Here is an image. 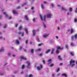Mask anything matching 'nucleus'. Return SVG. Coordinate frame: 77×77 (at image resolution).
Listing matches in <instances>:
<instances>
[{"instance_id": "f03ea898", "label": "nucleus", "mask_w": 77, "mask_h": 77, "mask_svg": "<svg viewBox=\"0 0 77 77\" xmlns=\"http://www.w3.org/2000/svg\"><path fill=\"white\" fill-rule=\"evenodd\" d=\"M75 63V61L73 60H71L70 61V65L71 66V67H72L74 66V63Z\"/></svg>"}, {"instance_id": "473e14b6", "label": "nucleus", "mask_w": 77, "mask_h": 77, "mask_svg": "<svg viewBox=\"0 0 77 77\" xmlns=\"http://www.w3.org/2000/svg\"><path fill=\"white\" fill-rule=\"evenodd\" d=\"M25 67V66H24V65H23L22 67V69H24Z\"/></svg>"}, {"instance_id": "de8ad7c7", "label": "nucleus", "mask_w": 77, "mask_h": 77, "mask_svg": "<svg viewBox=\"0 0 77 77\" xmlns=\"http://www.w3.org/2000/svg\"><path fill=\"white\" fill-rule=\"evenodd\" d=\"M54 63H52L51 65V66H53L54 65Z\"/></svg>"}, {"instance_id": "37998d69", "label": "nucleus", "mask_w": 77, "mask_h": 77, "mask_svg": "<svg viewBox=\"0 0 77 77\" xmlns=\"http://www.w3.org/2000/svg\"><path fill=\"white\" fill-rule=\"evenodd\" d=\"M66 47L67 49H68V45H66Z\"/></svg>"}, {"instance_id": "1a4fd4ad", "label": "nucleus", "mask_w": 77, "mask_h": 77, "mask_svg": "<svg viewBox=\"0 0 77 77\" xmlns=\"http://www.w3.org/2000/svg\"><path fill=\"white\" fill-rule=\"evenodd\" d=\"M20 58L21 59H23V60H27V58L24 57L23 56H21L20 57Z\"/></svg>"}, {"instance_id": "aec40b11", "label": "nucleus", "mask_w": 77, "mask_h": 77, "mask_svg": "<svg viewBox=\"0 0 77 77\" xmlns=\"http://www.w3.org/2000/svg\"><path fill=\"white\" fill-rule=\"evenodd\" d=\"M27 5V3H25L24 4H22L21 5L22 7H24V6H26Z\"/></svg>"}, {"instance_id": "4d7b16f0", "label": "nucleus", "mask_w": 77, "mask_h": 77, "mask_svg": "<svg viewBox=\"0 0 77 77\" xmlns=\"http://www.w3.org/2000/svg\"><path fill=\"white\" fill-rule=\"evenodd\" d=\"M16 56V55H14V54L12 55V56H13V57H15Z\"/></svg>"}, {"instance_id": "ddd939ff", "label": "nucleus", "mask_w": 77, "mask_h": 77, "mask_svg": "<svg viewBox=\"0 0 77 77\" xmlns=\"http://www.w3.org/2000/svg\"><path fill=\"white\" fill-rule=\"evenodd\" d=\"M33 33V36H35L36 34V30H33L32 31Z\"/></svg>"}, {"instance_id": "052dcab7", "label": "nucleus", "mask_w": 77, "mask_h": 77, "mask_svg": "<svg viewBox=\"0 0 77 77\" xmlns=\"http://www.w3.org/2000/svg\"><path fill=\"white\" fill-rule=\"evenodd\" d=\"M31 9H32V10H33V9H34V7H32V8H31Z\"/></svg>"}, {"instance_id": "338daca9", "label": "nucleus", "mask_w": 77, "mask_h": 77, "mask_svg": "<svg viewBox=\"0 0 77 77\" xmlns=\"http://www.w3.org/2000/svg\"><path fill=\"white\" fill-rule=\"evenodd\" d=\"M2 18V16H0V19H1Z\"/></svg>"}, {"instance_id": "680f3d73", "label": "nucleus", "mask_w": 77, "mask_h": 77, "mask_svg": "<svg viewBox=\"0 0 77 77\" xmlns=\"http://www.w3.org/2000/svg\"><path fill=\"white\" fill-rule=\"evenodd\" d=\"M8 64V63H6L4 64V66H5V65H6Z\"/></svg>"}, {"instance_id": "3c124183", "label": "nucleus", "mask_w": 77, "mask_h": 77, "mask_svg": "<svg viewBox=\"0 0 77 77\" xmlns=\"http://www.w3.org/2000/svg\"><path fill=\"white\" fill-rule=\"evenodd\" d=\"M7 26H8L7 25H5L4 26V29H6Z\"/></svg>"}, {"instance_id": "a211bd4d", "label": "nucleus", "mask_w": 77, "mask_h": 77, "mask_svg": "<svg viewBox=\"0 0 77 77\" xmlns=\"http://www.w3.org/2000/svg\"><path fill=\"white\" fill-rule=\"evenodd\" d=\"M61 10L63 11H67V9H66L65 8H64L63 7H62L61 8Z\"/></svg>"}, {"instance_id": "ea45409f", "label": "nucleus", "mask_w": 77, "mask_h": 77, "mask_svg": "<svg viewBox=\"0 0 77 77\" xmlns=\"http://www.w3.org/2000/svg\"><path fill=\"white\" fill-rule=\"evenodd\" d=\"M56 53L57 54H59V51L58 50H57Z\"/></svg>"}, {"instance_id": "c85d7f7f", "label": "nucleus", "mask_w": 77, "mask_h": 77, "mask_svg": "<svg viewBox=\"0 0 77 77\" xmlns=\"http://www.w3.org/2000/svg\"><path fill=\"white\" fill-rule=\"evenodd\" d=\"M22 29H23V26H20L19 27V30H21Z\"/></svg>"}, {"instance_id": "39448f33", "label": "nucleus", "mask_w": 77, "mask_h": 77, "mask_svg": "<svg viewBox=\"0 0 77 77\" xmlns=\"http://www.w3.org/2000/svg\"><path fill=\"white\" fill-rule=\"evenodd\" d=\"M26 63L27 64V65L26 66V67L27 68H30V61H27L26 62Z\"/></svg>"}, {"instance_id": "9d476101", "label": "nucleus", "mask_w": 77, "mask_h": 77, "mask_svg": "<svg viewBox=\"0 0 77 77\" xmlns=\"http://www.w3.org/2000/svg\"><path fill=\"white\" fill-rule=\"evenodd\" d=\"M0 51L1 52H3V51H5V48L3 47H2V48L0 49Z\"/></svg>"}, {"instance_id": "13d9d810", "label": "nucleus", "mask_w": 77, "mask_h": 77, "mask_svg": "<svg viewBox=\"0 0 77 77\" xmlns=\"http://www.w3.org/2000/svg\"><path fill=\"white\" fill-rule=\"evenodd\" d=\"M2 38H3V37H2V36L0 37V39H2Z\"/></svg>"}, {"instance_id": "6e6552de", "label": "nucleus", "mask_w": 77, "mask_h": 77, "mask_svg": "<svg viewBox=\"0 0 77 77\" xmlns=\"http://www.w3.org/2000/svg\"><path fill=\"white\" fill-rule=\"evenodd\" d=\"M51 59H49L48 60V65L50 64V63H52V61H51Z\"/></svg>"}, {"instance_id": "b1692460", "label": "nucleus", "mask_w": 77, "mask_h": 77, "mask_svg": "<svg viewBox=\"0 0 77 77\" xmlns=\"http://www.w3.org/2000/svg\"><path fill=\"white\" fill-rule=\"evenodd\" d=\"M25 30L26 31V34H29V32H28V30L27 29H25Z\"/></svg>"}, {"instance_id": "79ce46f5", "label": "nucleus", "mask_w": 77, "mask_h": 77, "mask_svg": "<svg viewBox=\"0 0 77 77\" xmlns=\"http://www.w3.org/2000/svg\"><path fill=\"white\" fill-rule=\"evenodd\" d=\"M22 34V32H18V34L19 35H21Z\"/></svg>"}, {"instance_id": "5fc2aeb1", "label": "nucleus", "mask_w": 77, "mask_h": 77, "mask_svg": "<svg viewBox=\"0 0 77 77\" xmlns=\"http://www.w3.org/2000/svg\"><path fill=\"white\" fill-rule=\"evenodd\" d=\"M54 50H55L54 49H52V51L54 52Z\"/></svg>"}, {"instance_id": "a878e982", "label": "nucleus", "mask_w": 77, "mask_h": 77, "mask_svg": "<svg viewBox=\"0 0 77 77\" xmlns=\"http://www.w3.org/2000/svg\"><path fill=\"white\" fill-rule=\"evenodd\" d=\"M58 57L59 59L60 60H62V59L61 57H60V56H59Z\"/></svg>"}, {"instance_id": "c03bdc74", "label": "nucleus", "mask_w": 77, "mask_h": 77, "mask_svg": "<svg viewBox=\"0 0 77 77\" xmlns=\"http://www.w3.org/2000/svg\"><path fill=\"white\" fill-rule=\"evenodd\" d=\"M17 3H18L20 2V0H17Z\"/></svg>"}, {"instance_id": "c756f323", "label": "nucleus", "mask_w": 77, "mask_h": 77, "mask_svg": "<svg viewBox=\"0 0 77 77\" xmlns=\"http://www.w3.org/2000/svg\"><path fill=\"white\" fill-rule=\"evenodd\" d=\"M43 24L45 28H46V27H47V26H46V25L45 24V23H44V22H43Z\"/></svg>"}, {"instance_id": "2f4dec72", "label": "nucleus", "mask_w": 77, "mask_h": 77, "mask_svg": "<svg viewBox=\"0 0 77 77\" xmlns=\"http://www.w3.org/2000/svg\"><path fill=\"white\" fill-rule=\"evenodd\" d=\"M24 36V32H23L22 33L21 36L23 37Z\"/></svg>"}, {"instance_id": "0e129e2a", "label": "nucleus", "mask_w": 77, "mask_h": 77, "mask_svg": "<svg viewBox=\"0 0 77 77\" xmlns=\"http://www.w3.org/2000/svg\"><path fill=\"white\" fill-rule=\"evenodd\" d=\"M22 47H20V50H21V49H22Z\"/></svg>"}, {"instance_id": "f8f14e48", "label": "nucleus", "mask_w": 77, "mask_h": 77, "mask_svg": "<svg viewBox=\"0 0 77 77\" xmlns=\"http://www.w3.org/2000/svg\"><path fill=\"white\" fill-rule=\"evenodd\" d=\"M13 12L14 14H18V12L15 10H13Z\"/></svg>"}, {"instance_id": "774afa93", "label": "nucleus", "mask_w": 77, "mask_h": 77, "mask_svg": "<svg viewBox=\"0 0 77 77\" xmlns=\"http://www.w3.org/2000/svg\"><path fill=\"white\" fill-rule=\"evenodd\" d=\"M52 76H53V77H54V74H52Z\"/></svg>"}, {"instance_id": "20e7f679", "label": "nucleus", "mask_w": 77, "mask_h": 77, "mask_svg": "<svg viewBox=\"0 0 77 77\" xmlns=\"http://www.w3.org/2000/svg\"><path fill=\"white\" fill-rule=\"evenodd\" d=\"M75 37V39H77V34H76L74 36V35H72L71 37V40L72 41H74V38Z\"/></svg>"}, {"instance_id": "4468645a", "label": "nucleus", "mask_w": 77, "mask_h": 77, "mask_svg": "<svg viewBox=\"0 0 77 77\" xmlns=\"http://www.w3.org/2000/svg\"><path fill=\"white\" fill-rule=\"evenodd\" d=\"M48 36V35L45 34V35H43L42 36L43 38H47V36Z\"/></svg>"}, {"instance_id": "c9c22d12", "label": "nucleus", "mask_w": 77, "mask_h": 77, "mask_svg": "<svg viewBox=\"0 0 77 77\" xmlns=\"http://www.w3.org/2000/svg\"><path fill=\"white\" fill-rule=\"evenodd\" d=\"M8 55L9 56H10L11 55V53L9 52L8 54Z\"/></svg>"}, {"instance_id": "5701e85b", "label": "nucleus", "mask_w": 77, "mask_h": 77, "mask_svg": "<svg viewBox=\"0 0 77 77\" xmlns=\"http://www.w3.org/2000/svg\"><path fill=\"white\" fill-rule=\"evenodd\" d=\"M74 32V29H72L71 30V33H72Z\"/></svg>"}, {"instance_id": "49530a36", "label": "nucleus", "mask_w": 77, "mask_h": 77, "mask_svg": "<svg viewBox=\"0 0 77 77\" xmlns=\"http://www.w3.org/2000/svg\"><path fill=\"white\" fill-rule=\"evenodd\" d=\"M43 56V54H39V56Z\"/></svg>"}, {"instance_id": "cd10ccee", "label": "nucleus", "mask_w": 77, "mask_h": 77, "mask_svg": "<svg viewBox=\"0 0 77 77\" xmlns=\"http://www.w3.org/2000/svg\"><path fill=\"white\" fill-rule=\"evenodd\" d=\"M37 40L38 42H40V40L39 39V38L38 37L37 38Z\"/></svg>"}, {"instance_id": "4be33fe9", "label": "nucleus", "mask_w": 77, "mask_h": 77, "mask_svg": "<svg viewBox=\"0 0 77 77\" xmlns=\"http://www.w3.org/2000/svg\"><path fill=\"white\" fill-rule=\"evenodd\" d=\"M31 52L32 54L34 53V50L33 49H32L31 50Z\"/></svg>"}, {"instance_id": "864d4df0", "label": "nucleus", "mask_w": 77, "mask_h": 77, "mask_svg": "<svg viewBox=\"0 0 77 77\" xmlns=\"http://www.w3.org/2000/svg\"><path fill=\"white\" fill-rule=\"evenodd\" d=\"M51 54H54V52L52 51L51 52Z\"/></svg>"}, {"instance_id": "7ed1b4c3", "label": "nucleus", "mask_w": 77, "mask_h": 77, "mask_svg": "<svg viewBox=\"0 0 77 77\" xmlns=\"http://www.w3.org/2000/svg\"><path fill=\"white\" fill-rule=\"evenodd\" d=\"M3 14H5V15L6 18H8V19L9 20H11V19H12V17H9L8 15L6 14V13L4 12L3 13Z\"/></svg>"}, {"instance_id": "4c0bfd02", "label": "nucleus", "mask_w": 77, "mask_h": 77, "mask_svg": "<svg viewBox=\"0 0 77 77\" xmlns=\"http://www.w3.org/2000/svg\"><path fill=\"white\" fill-rule=\"evenodd\" d=\"M36 20V18H34L32 19V21L33 22H35V20Z\"/></svg>"}, {"instance_id": "69168bd1", "label": "nucleus", "mask_w": 77, "mask_h": 77, "mask_svg": "<svg viewBox=\"0 0 77 77\" xmlns=\"http://www.w3.org/2000/svg\"><path fill=\"white\" fill-rule=\"evenodd\" d=\"M56 38L57 39H58L59 38L57 36H56Z\"/></svg>"}, {"instance_id": "2eb2a0df", "label": "nucleus", "mask_w": 77, "mask_h": 77, "mask_svg": "<svg viewBox=\"0 0 77 77\" xmlns=\"http://www.w3.org/2000/svg\"><path fill=\"white\" fill-rule=\"evenodd\" d=\"M42 49L41 48H39L38 49H37L36 50H35V52H38V51H41Z\"/></svg>"}, {"instance_id": "423d86ee", "label": "nucleus", "mask_w": 77, "mask_h": 77, "mask_svg": "<svg viewBox=\"0 0 77 77\" xmlns=\"http://www.w3.org/2000/svg\"><path fill=\"white\" fill-rule=\"evenodd\" d=\"M42 68V65H40V66H38L37 67L38 70L39 71L41 70Z\"/></svg>"}, {"instance_id": "0eeeda50", "label": "nucleus", "mask_w": 77, "mask_h": 77, "mask_svg": "<svg viewBox=\"0 0 77 77\" xmlns=\"http://www.w3.org/2000/svg\"><path fill=\"white\" fill-rule=\"evenodd\" d=\"M52 15L51 14H48L47 15V17L48 18H50L51 17Z\"/></svg>"}, {"instance_id": "6e6d98bb", "label": "nucleus", "mask_w": 77, "mask_h": 77, "mask_svg": "<svg viewBox=\"0 0 77 77\" xmlns=\"http://www.w3.org/2000/svg\"><path fill=\"white\" fill-rule=\"evenodd\" d=\"M41 45H42V44H39L38 45V46H39V47L41 46Z\"/></svg>"}, {"instance_id": "bb28decb", "label": "nucleus", "mask_w": 77, "mask_h": 77, "mask_svg": "<svg viewBox=\"0 0 77 77\" xmlns=\"http://www.w3.org/2000/svg\"><path fill=\"white\" fill-rule=\"evenodd\" d=\"M69 12H72V8H70L69 9Z\"/></svg>"}, {"instance_id": "e433bc0d", "label": "nucleus", "mask_w": 77, "mask_h": 77, "mask_svg": "<svg viewBox=\"0 0 77 77\" xmlns=\"http://www.w3.org/2000/svg\"><path fill=\"white\" fill-rule=\"evenodd\" d=\"M70 55H71V56H73L74 55V54H73V53L72 52L70 53Z\"/></svg>"}, {"instance_id": "e2e57ef3", "label": "nucleus", "mask_w": 77, "mask_h": 77, "mask_svg": "<svg viewBox=\"0 0 77 77\" xmlns=\"http://www.w3.org/2000/svg\"><path fill=\"white\" fill-rule=\"evenodd\" d=\"M44 3L45 4H47V2H44Z\"/></svg>"}, {"instance_id": "412c9836", "label": "nucleus", "mask_w": 77, "mask_h": 77, "mask_svg": "<svg viewBox=\"0 0 77 77\" xmlns=\"http://www.w3.org/2000/svg\"><path fill=\"white\" fill-rule=\"evenodd\" d=\"M25 18L26 19V20L27 21H29V17H27V16H25Z\"/></svg>"}, {"instance_id": "8fccbe9b", "label": "nucleus", "mask_w": 77, "mask_h": 77, "mask_svg": "<svg viewBox=\"0 0 77 77\" xmlns=\"http://www.w3.org/2000/svg\"><path fill=\"white\" fill-rule=\"evenodd\" d=\"M43 62L44 64H45V60H43Z\"/></svg>"}, {"instance_id": "bf43d9fd", "label": "nucleus", "mask_w": 77, "mask_h": 77, "mask_svg": "<svg viewBox=\"0 0 77 77\" xmlns=\"http://www.w3.org/2000/svg\"><path fill=\"white\" fill-rule=\"evenodd\" d=\"M58 29L59 30H60V27H58Z\"/></svg>"}, {"instance_id": "f704fd0d", "label": "nucleus", "mask_w": 77, "mask_h": 77, "mask_svg": "<svg viewBox=\"0 0 77 77\" xmlns=\"http://www.w3.org/2000/svg\"><path fill=\"white\" fill-rule=\"evenodd\" d=\"M71 45L72 47H74V44H73V43H71Z\"/></svg>"}, {"instance_id": "7c9ffc66", "label": "nucleus", "mask_w": 77, "mask_h": 77, "mask_svg": "<svg viewBox=\"0 0 77 77\" xmlns=\"http://www.w3.org/2000/svg\"><path fill=\"white\" fill-rule=\"evenodd\" d=\"M21 7L20 6H19L17 8V9H21Z\"/></svg>"}, {"instance_id": "603ef678", "label": "nucleus", "mask_w": 77, "mask_h": 77, "mask_svg": "<svg viewBox=\"0 0 77 77\" xmlns=\"http://www.w3.org/2000/svg\"><path fill=\"white\" fill-rule=\"evenodd\" d=\"M60 70V69H59V68H58V69H57V72H59V71Z\"/></svg>"}, {"instance_id": "f257e3e1", "label": "nucleus", "mask_w": 77, "mask_h": 77, "mask_svg": "<svg viewBox=\"0 0 77 77\" xmlns=\"http://www.w3.org/2000/svg\"><path fill=\"white\" fill-rule=\"evenodd\" d=\"M40 18L42 20V21H45V18H46V16L44 15L43 17H42V16L41 14H40Z\"/></svg>"}, {"instance_id": "09e8293b", "label": "nucleus", "mask_w": 77, "mask_h": 77, "mask_svg": "<svg viewBox=\"0 0 77 77\" xmlns=\"http://www.w3.org/2000/svg\"><path fill=\"white\" fill-rule=\"evenodd\" d=\"M74 21H75V22H77V19H74Z\"/></svg>"}, {"instance_id": "58836bf2", "label": "nucleus", "mask_w": 77, "mask_h": 77, "mask_svg": "<svg viewBox=\"0 0 77 77\" xmlns=\"http://www.w3.org/2000/svg\"><path fill=\"white\" fill-rule=\"evenodd\" d=\"M29 77H33V75L32 74H30L29 75Z\"/></svg>"}, {"instance_id": "393cba45", "label": "nucleus", "mask_w": 77, "mask_h": 77, "mask_svg": "<svg viewBox=\"0 0 77 77\" xmlns=\"http://www.w3.org/2000/svg\"><path fill=\"white\" fill-rule=\"evenodd\" d=\"M50 51H51V50L50 49H48V50L46 52V54H48V53L49 52H50Z\"/></svg>"}, {"instance_id": "a19ab883", "label": "nucleus", "mask_w": 77, "mask_h": 77, "mask_svg": "<svg viewBox=\"0 0 77 77\" xmlns=\"http://www.w3.org/2000/svg\"><path fill=\"white\" fill-rule=\"evenodd\" d=\"M29 41V40H27L26 41V44H28V42Z\"/></svg>"}, {"instance_id": "6ab92c4d", "label": "nucleus", "mask_w": 77, "mask_h": 77, "mask_svg": "<svg viewBox=\"0 0 77 77\" xmlns=\"http://www.w3.org/2000/svg\"><path fill=\"white\" fill-rule=\"evenodd\" d=\"M62 76H65V77H67V75L66 73H63L62 74Z\"/></svg>"}, {"instance_id": "f3484780", "label": "nucleus", "mask_w": 77, "mask_h": 77, "mask_svg": "<svg viewBox=\"0 0 77 77\" xmlns=\"http://www.w3.org/2000/svg\"><path fill=\"white\" fill-rule=\"evenodd\" d=\"M16 43L17 44H20V41H19L18 40H16Z\"/></svg>"}, {"instance_id": "72a5a7b5", "label": "nucleus", "mask_w": 77, "mask_h": 77, "mask_svg": "<svg viewBox=\"0 0 77 77\" xmlns=\"http://www.w3.org/2000/svg\"><path fill=\"white\" fill-rule=\"evenodd\" d=\"M0 75H4V74L0 72Z\"/></svg>"}, {"instance_id": "a18cd8bd", "label": "nucleus", "mask_w": 77, "mask_h": 77, "mask_svg": "<svg viewBox=\"0 0 77 77\" xmlns=\"http://www.w3.org/2000/svg\"><path fill=\"white\" fill-rule=\"evenodd\" d=\"M52 7H54V5L53 4H51Z\"/></svg>"}, {"instance_id": "dca6fc26", "label": "nucleus", "mask_w": 77, "mask_h": 77, "mask_svg": "<svg viewBox=\"0 0 77 77\" xmlns=\"http://www.w3.org/2000/svg\"><path fill=\"white\" fill-rule=\"evenodd\" d=\"M41 7L42 9H45V7H44V5H43V4H41Z\"/></svg>"}, {"instance_id": "9b49d317", "label": "nucleus", "mask_w": 77, "mask_h": 77, "mask_svg": "<svg viewBox=\"0 0 77 77\" xmlns=\"http://www.w3.org/2000/svg\"><path fill=\"white\" fill-rule=\"evenodd\" d=\"M57 50H63V48H61V47L60 46H58L57 47Z\"/></svg>"}]
</instances>
